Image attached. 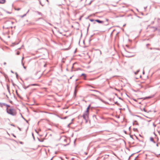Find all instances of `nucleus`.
<instances>
[{"instance_id": "obj_1", "label": "nucleus", "mask_w": 160, "mask_h": 160, "mask_svg": "<svg viewBox=\"0 0 160 160\" xmlns=\"http://www.w3.org/2000/svg\"><path fill=\"white\" fill-rule=\"evenodd\" d=\"M7 112L12 115L14 116L15 115V113L13 112L14 110L13 109L11 108L8 110V108H7Z\"/></svg>"}, {"instance_id": "obj_2", "label": "nucleus", "mask_w": 160, "mask_h": 160, "mask_svg": "<svg viewBox=\"0 0 160 160\" xmlns=\"http://www.w3.org/2000/svg\"><path fill=\"white\" fill-rule=\"evenodd\" d=\"M88 113L87 112H85L82 116L83 118L84 119H85V120H86V122H87V120L88 118Z\"/></svg>"}, {"instance_id": "obj_3", "label": "nucleus", "mask_w": 160, "mask_h": 160, "mask_svg": "<svg viewBox=\"0 0 160 160\" xmlns=\"http://www.w3.org/2000/svg\"><path fill=\"white\" fill-rule=\"evenodd\" d=\"M95 21L97 22L98 23H103V21H101L99 20H98V19H96V20H95Z\"/></svg>"}, {"instance_id": "obj_4", "label": "nucleus", "mask_w": 160, "mask_h": 160, "mask_svg": "<svg viewBox=\"0 0 160 160\" xmlns=\"http://www.w3.org/2000/svg\"><path fill=\"white\" fill-rule=\"evenodd\" d=\"M37 85H38L36 84H31L29 85H28V86L27 87L25 88V89H26V88H28L30 86H37Z\"/></svg>"}, {"instance_id": "obj_5", "label": "nucleus", "mask_w": 160, "mask_h": 160, "mask_svg": "<svg viewBox=\"0 0 160 160\" xmlns=\"http://www.w3.org/2000/svg\"><path fill=\"white\" fill-rule=\"evenodd\" d=\"M5 2V0H0V3L3 4Z\"/></svg>"}, {"instance_id": "obj_6", "label": "nucleus", "mask_w": 160, "mask_h": 160, "mask_svg": "<svg viewBox=\"0 0 160 160\" xmlns=\"http://www.w3.org/2000/svg\"><path fill=\"white\" fill-rule=\"evenodd\" d=\"M5 105V103H0V106L2 108L3 106H4V105Z\"/></svg>"}, {"instance_id": "obj_7", "label": "nucleus", "mask_w": 160, "mask_h": 160, "mask_svg": "<svg viewBox=\"0 0 160 160\" xmlns=\"http://www.w3.org/2000/svg\"><path fill=\"white\" fill-rule=\"evenodd\" d=\"M150 140L151 141L153 142L154 143H155V142L153 140V138L152 137H151L150 138Z\"/></svg>"}, {"instance_id": "obj_8", "label": "nucleus", "mask_w": 160, "mask_h": 160, "mask_svg": "<svg viewBox=\"0 0 160 160\" xmlns=\"http://www.w3.org/2000/svg\"><path fill=\"white\" fill-rule=\"evenodd\" d=\"M81 76H84V79H85V80L86 79V74H85L84 73H82L81 74Z\"/></svg>"}, {"instance_id": "obj_9", "label": "nucleus", "mask_w": 160, "mask_h": 160, "mask_svg": "<svg viewBox=\"0 0 160 160\" xmlns=\"http://www.w3.org/2000/svg\"><path fill=\"white\" fill-rule=\"evenodd\" d=\"M90 107V105H89L88 107L87 108V110H86V111L85 112H87L88 113L89 110V109Z\"/></svg>"}, {"instance_id": "obj_10", "label": "nucleus", "mask_w": 160, "mask_h": 160, "mask_svg": "<svg viewBox=\"0 0 160 160\" xmlns=\"http://www.w3.org/2000/svg\"><path fill=\"white\" fill-rule=\"evenodd\" d=\"M77 92V91L76 86L75 88L74 92V94L75 95H76Z\"/></svg>"}, {"instance_id": "obj_11", "label": "nucleus", "mask_w": 160, "mask_h": 160, "mask_svg": "<svg viewBox=\"0 0 160 160\" xmlns=\"http://www.w3.org/2000/svg\"><path fill=\"white\" fill-rule=\"evenodd\" d=\"M22 65L23 66V68L25 69H26V67L25 66H24V63H23V62H22Z\"/></svg>"}, {"instance_id": "obj_12", "label": "nucleus", "mask_w": 160, "mask_h": 160, "mask_svg": "<svg viewBox=\"0 0 160 160\" xmlns=\"http://www.w3.org/2000/svg\"><path fill=\"white\" fill-rule=\"evenodd\" d=\"M151 98V97H146L144 98V99H146L148 98Z\"/></svg>"}, {"instance_id": "obj_13", "label": "nucleus", "mask_w": 160, "mask_h": 160, "mask_svg": "<svg viewBox=\"0 0 160 160\" xmlns=\"http://www.w3.org/2000/svg\"><path fill=\"white\" fill-rule=\"evenodd\" d=\"M26 14H27V13L25 14H24L23 15L21 16V17L22 18H23L24 17H25L26 16Z\"/></svg>"}, {"instance_id": "obj_14", "label": "nucleus", "mask_w": 160, "mask_h": 160, "mask_svg": "<svg viewBox=\"0 0 160 160\" xmlns=\"http://www.w3.org/2000/svg\"><path fill=\"white\" fill-rule=\"evenodd\" d=\"M139 70H137V71H136V72H135V74H137L138 73V72H139Z\"/></svg>"}, {"instance_id": "obj_15", "label": "nucleus", "mask_w": 160, "mask_h": 160, "mask_svg": "<svg viewBox=\"0 0 160 160\" xmlns=\"http://www.w3.org/2000/svg\"><path fill=\"white\" fill-rule=\"evenodd\" d=\"M4 106H7V107H9L10 106V105H8V104H5V105H4Z\"/></svg>"}, {"instance_id": "obj_16", "label": "nucleus", "mask_w": 160, "mask_h": 160, "mask_svg": "<svg viewBox=\"0 0 160 160\" xmlns=\"http://www.w3.org/2000/svg\"><path fill=\"white\" fill-rule=\"evenodd\" d=\"M90 21H91L92 22L95 21V20H94L93 19H90Z\"/></svg>"}, {"instance_id": "obj_17", "label": "nucleus", "mask_w": 160, "mask_h": 160, "mask_svg": "<svg viewBox=\"0 0 160 160\" xmlns=\"http://www.w3.org/2000/svg\"><path fill=\"white\" fill-rule=\"evenodd\" d=\"M92 1H93L92 0L91 1V2L88 4V5H90Z\"/></svg>"}, {"instance_id": "obj_18", "label": "nucleus", "mask_w": 160, "mask_h": 160, "mask_svg": "<svg viewBox=\"0 0 160 160\" xmlns=\"http://www.w3.org/2000/svg\"><path fill=\"white\" fill-rule=\"evenodd\" d=\"M40 4L42 6H43V5L42 4L41 2L40 1H39Z\"/></svg>"}, {"instance_id": "obj_19", "label": "nucleus", "mask_w": 160, "mask_h": 160, "mask_svg": "<svg viewBox=\"0 0 160 160\" xmlns=\"http://www.w3.org/2000/svg\"><path fill=\"white\" fill-rule=\"evenodd\" d=\"M19 54H20V52H19V51H18V52H17V55H19Z\"/></svg>"}, {"instance_id": "obj_20", "label": "nucleus", "mask_w": 160, "mask_h": 160, "mask_svg": "<svg viewBox=\"0 0 160 160\" xmlns=\"http://www.w3.org/2000/svg\"><path fill=\"white\" fill-rule=\"evenodd\" d=\"M133 130H134V131H136V130H137V128H133Z\"/></svg>"}, {"instance_id": "obj_21", "label": "nucleus", "mask_w": 160, "mask_h": 160, "mask_svg": "<svg viewBox=\"0 0 160 160\" xmlns=\"http://www.w3.org/2000/svg\"><path fill=\"white\" fill-rule=\"evenodd\" d=\"M67 117H64V118H63V119H66L67 118Z\"/></svg>"}, {"instance_id": "obj_22", "label": "nucleus", "mask_w": 160, "mask_h": 160, "mask_svg": "<svg viewBox=\"0 0 160 160\" xmlns=\"http://www.w3.org/2000/svg\"><path fill=\"white\" fill-rule=\"evenodd\" d=\"M15 74H16V77H18V74L17 73V72H16V73H15Z\"/></svg>"}, {"instance_id": "obj_23", "label": "nucleus", "mask_w": 160, "mask_h": 160, "mask_svg": "<svg viewBox=\"0 0 160 160\" xmlns=\"http://www.w3.org/2000/svg\"><path fill=\"white\" fill-rule=\"evenodd\" d=\"M20 8H18L17 9V10H18V11H19V10H20Z\"/></svg>"}, {"instance_id": "obj_24", "label": "nucleus", "mask_w": 160, "mask_h": 160, "mask_svg": "<svg viewBox=\"0 0 160 160\" xmlns=\"http://www.w3.org/2000/svg\"><path fill=\"white\" fill-rule=\"evenodd\" d=\"M99 51L100 53V54L101 55V54H102L101 51L100 50H99Z\"/></svg>"}, {"instance_id": "obj_25", "label": "nucleus", "mask_w": 160, "mask_h": 160, "mask_svg": "<svg viewBox=\"0 0 160 160\" xmlns=\"http://www.w3.org/2000/svg\"><path fill=\"white\" fill-rule=\"evenodd\" d=\"M32 136L33 137V138H34V135H33V133H32Z\"/></svg>"}, {"instance_id": "obj_26", "label": "nucleus", "mask_w": 160, "mask_h": 160, "mask_svg": "<svg viewBox=\"0 0 160 160\" xmlns=\"http://www.w3.org/2000/svg\"><path fill=\"white\" fill-rule=\"evenodd\" d=\"M106 20L108 22V21H109V20H108V19H106Z\"/></svg>"}, {"instance_id": "obj_27", "label": "nucleus", "mask_w": 160, "mask_h": 160, "mask_svg": "<svg viewBox=\"0 0 160 160\" xmlns=\"http://www.w3.org/2000/svg\"><path fill=\"white\" fill-rule=\"evenodd\" d=\"M24 58L23 57H22V60Z\"/></svg>"}, {"instance_id": "obj_28", "label": "nucleus", "mask_w": 160, "mask_h": 160, "mask_svg": "<svg viewBox=\"0 0 160 160\" xmlns=\"http://www.w3.org/2000/svg\"><path fill=\"white\" fill-rule=\"evenodd\" d=\"M149 45H150V44H147L146 45L147 46H148Z\"/></svg>"}, {"instance_id": "obj_29", "label": "nucleus", "mask_w": 160, "mask_h": 160, "mask_svg": "<svg viewBox=\"0 0 160 160\" xmlns=\"http://www.w3.org/2000/svg\"><path fill=\"white\" fill-rule=\"evenodd\" d=\"M46 0L48 2V3H49V2L48 0Z\"/></svg>"}, {"instance_id": "obj_30", "label": "nucleus", "mask_w": 160, "mask_h": 160, "mask_svg": "<svg viewBox=\"0 0 160 160\" xmlns=\"http://www.w3.org/2000/svg\"><path fill=\"white\" fill-rule=\"evenodd\" d=\"M38 12V13L39 14H40V13H40V12Z\"/></svg>"}, {"instance_id": "obj_31", "label": "nucleus", "mask_w": 160, "mask_h": 160, "mask_svg": "<svg viewBox=\"0 0 160 160\" xmlns=\"http://www.w3.org/2000/svg\"><path fill=\"white\" fill-rule=\"evenodd\" d=\"M124 132H125V133H126V132H126V131H124Z\"/></svg>"}, {"instance_id": "obj_32", "label": "nucleus", "mask_w": 160, "mask_h": 160, "mask_svg": "<svg viewBox=\"0 0 160 160\" xmlns=\"http://www.w3.org/2000/svg\"><path fill=\"white\" fill-rule=\"evenodd\" d=\"M156 146H157L158 147V144L157 143V144H156Z\"/></svg>"}, {"instance_id": "obj_33", "label": "nucleus", "mask_w": 160, "mask_h": 160, "mask_svg": "<svg viewBox=\"0 0 160 160\" xmlns=\"http://www.w3.org/2000/svg\"><path fill=\"white\" fill-rule=\"evenodd\" d=\"M11 72L12 73H13V72L12 71H11Z\"/></svg>"}, {"instance_id": "obj_34", "label": "nucleus", "mask_w": 160, "mask_h": 160, "mask_svg": "<svg viewBox=\"0 0 160 160\" xmlns=\"http://www.w3.org/2000/svg\"><path fill=\"white\" fill-rule=\"evenodd\" d=\"M29 10H28V11H27V12L26 13H28V12H29Z\"/></svg>"}, {"instance_id": "obj_35", "label": "nucleus", "mask_w": 160, "mask_h": 160, "mask_svg": "<svg viewBox=\"0 0 160 160\" xmlns=\"http://www.w3.org/2000/svg\"><path fill=\"white\" fill-rule=\"evenodd\" d=\"M4 65H5L6 64V63L5 62H4Z\"/></svg>"}, {"instance_id": "obj_36", "label": "nucleus", "mask_w": 160, "mask_h": 160, "mask_svg": "<svg viewBox=\"0 0 160 160\" xmlns=\"http://www.w3.org/2000/svg\"><path fill=\"white\" fill-rule=\"evenodd\" d=\"M133 67H131V69H132V68H133Z\"/></svg>"}, {"instance_id": "obj_37", "label": "nucleus", "mask_w": 160, "mask_h": 160, "mask_svg": "<svg viewBox=\"0 0 160 160\" xmlns=\"http://www.w3.org/2000/svg\"><path fill=\"white\" fill-rule=\"evenodd\" d=\"M109 25V23H108V24H106V25Z\"/></svg>"}, {"instance_id": "obj_38", "label": "nucleus", "mask_w": 160, "mask_h": 160, "mask_svg": "<svg viewBox=\"0 0 160 160\" xmlns=\"http://www.w3.org/2000/svg\"><path fill=\"white\" fill-rule=\"evenodd\" d=\"M117 103H118V102H115V103H116V104H117Z\"/></svg>"}, {"instance_id": "obj_39", "label": "nucleus", "mask_w": 160, "mask_h": 160, "mask_svg": "<svg viewBox=\"0 0 160 160\" xmlns=\"http://www.w3.org/2000/svg\"><path fill=\"white\" fill-rule=\"evenodd\" d=\"M143 74H144V71H143Z\"/></svg>"}, {"instance_id": "obj_40", "label": "nucleus", "mask_w": 160, "mask_h": 160, "mask_svg": "<svg viewBox=\"0 0 160 160\" xmlns=\"http://www.w3.org/2000/svg\"><path fill=\"white\" fill-rule=\"evenodd\" d=\"M53 158V157L51 159V160H52V158Z\"/></svg>"}, {"instance_id": "obj_41", "label": "nucleus", "mask_w": 160, "mask_h": 160, "mask_svg": "<svg viewBox=\"0 0 160 160\" xmlns=\"http://www.w3.org/2000/svg\"><path fill=\"white\" fill-rule=\"evenodd\" d=\"M82 0H81V1H82ZM85 1H87V0H85Z\"/></svg>"}, {"instance_id": "obj_42", "label": "nucleus", "mask_w": 160, "mask_h": 160, "mask_svg": "<svg viewBox=\"0 0 160 160\" xmlns=\"http://www.w3.org/2000/svg\"><path fill=\"white\" fill-rule=\"evenodd\" d=\"M66 139H65L64 140V141H66Z\"/></svg>"}, {"instance_id": "obj_43", "label": "nucleus", "mask_w": 160, "mask_h": 160, "mask_svg": "<svg viewBox=\"0 0 160 160\" xmlns=\"http://www.w3.org/2000/svg\"><path fill=\"white\" fill-rule=\"evenodd\" d=\"M89 26H90V24H89V26H88V27Z\"/></svg>"}, {"instance_id": "obj_44", "label": "nucleus", "mask_w": 160, "mask_h": 160, "mask_svg": "<svg viewBox=\"0 0 160 160\" xmlns=\"http://www.w3.org/2000/svg\"><path fill=\"white\" fill-rule=\"evenodd\" d=\"M158 155H160V153L158 154Z\"/></svg>"}, {"instance_id": "obj_45", "label": "nucleus", "mask_w": 160, "mask_h": 160, "mask_svg": "<svg viewBox=\"0 0 160 160\" xmlns=\"http://www.w3.org/2000/svg\"><path fill=\"white\" fill-rule=\"evenodd\" d=\"M44 67H45V65H44Z\"/></svg>"}, {"instance_id": "obj_46", "label": "nucleus", "mask_w": 160, "mask_h": 160, "mask_svg": "<svg viewBox=\"0 0 160 160\" xmlns=\"http://www.w3.org/2000/svg\"><path fill=\"white\" fill-rule=\"evenodd\" d=\"M0 103H1V102H0Z\"/></svg>"}]
</instances>
